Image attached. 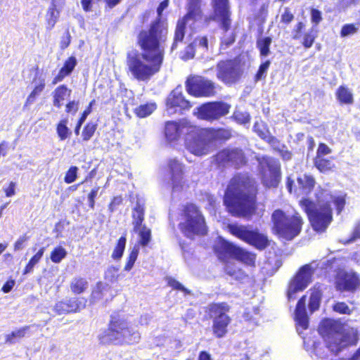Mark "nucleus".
<instances>
[{"mask_svg":"<svg viewBox=\"0 0 360 360\" xmlns=\"http://www.w3.org/2000/svg\"><path fill=\"white\" fill-rule=\"evenodd\" d=\"M167 32V23L160 20L153 23L148 31L140 32L139 44L143 52L131 51L126 60L128 72L133 78L147 82L160 71Z\"/></svg>","mask_w":360,"mask_h":360,"instance_id":"obj_1","label":"nucleus"},{"mask_svg":"<svg viewBox=\"0 0 360 360\" xmlns=\"http://www.w3.org/2000/svg\"><path fill=\"white\" fill-rule=\"evenodd\" d=\"M200 0H188V13L179 20L172 49H174L179 42H181L185 34L190 29L193 32L202 27L211 19L221 23L225 30H228L231 24L228 0H212L214 15L210 18H203L200 7Z\"/></svg>","mask_w":360,"mask_h":360,"instance_id":"obj_2","label":"nucleus"},{"mask_svg":"<svg viewBox=\"0 0 360 360\" xmlns=\"http://www.w3.org/2000/svg\"><path fill=\"white\" fill-rule=\"evenodd\" d=\"M315 195L316 204L303 198L300 200V205L307 214L314 229L316 231H324L333 219L331 203L335 206L338 213H340L345 205V195L332 194L321 187L316 189Z\"/></svg>","mask_w":360,"mask_h":360,"instance_id":"obj_3","label":"nucleus"},{"mask_svg":"<svg viewBox=\"0 0 360 360\" xmlns=\"http://www.w3.org/2000/svg\"><path fill=\"white\" fill-rule=\"evenodd\" d=\"M255 182L245 176L233 177L226 191L224 202L233 216L249 217L256 212Z\"/></svg>","mask_w":360,"mask_h":360,"instance_id":"obj_4","label":"nucleus"},{"mask_svg":"<svg viewBox=\"0 0 360 360\" xmlns=\"http://www.w3.org/2000/svg\"><path fill=\"white\" fill-rule=\"evenodd\" d=\"M319 332L325 338L327 344L326 347L314 346V355L319 360H328L329 355L326 350L338 354L344 347L357 342L356 329L343 326L332 319L323 320L319 327Z\"/></svg>","mask_w":360,"mask_h":360,"instance_id":"obj_5","label":"nucleus"},{"mask_svg":"<svg viewBox=\"0 0 360 360\" xmlns=\"http://www.w3.org/2000/svg\"><path fill=\"white\" fill-rule=\"evenodd\" d=\"M98 338L100 343L103 345L133 344L140 340L141 335L131 321L124 318L113 316L109 328L101 331Z\"/></svg>","mask_w":360,"mask_h":360,"instance_id":"obj_6","label":"nucleus"},{"mask_svg":"<svg viewBox=\"0 0 360 360\" xmlns=\"http://www.w3.org/2000/svg\"><path fill=\"white\" fill-rule=\"evenodd\" d=\"M272 231L279 238L291 240L299 235L303 221L300 215L294 211L275 210L271 214Z\"/></svg>","mask_w":360,"mask_h":360,"instance_id":"obj_7","label":"nucleus"},{"mask_svg":"<svg viewBox=\"0 0 360 360\" xmlns=\"http://www.w3.org/2000/svg\"><path fill=\"white\" fill-rule=\"evenodd\" d=\"M179 227L190 238L207 233L205 218L198 207L193 204L184 206Z\"/></svg>","mask_w":360,"mask_h":360,"instance_id":"obj_8","label":"nucleus"},{"mask_svg":"<svg viewBox=\"0 0 360 360\" xmlns=\"http://www.w3.org/2000/svg\"><path fill=\"white\" fill-rule=\"evenodd\" d=\"M214 249L221 260H225L227 257H231L250 266L255 264V255L246 252L243 249L221 238L216 242Z\"/></svg>","mask_w":360,"mask_h":360,"instance_id":"obj_9","label":"nucleus"},{"mask_svg":"<svg viewBox=\"0 0 360 360\" xmlns=\"http://www.w3.org/2000/svg\"><path fill=\"white\" fill-rule=\"evenodd\" d=\"M205 129H199L195 126L194 131H190L185 138L186 149L196 156L205 155L214 148V143L210 138L204 136Z\"/></svg>","mask_w":360,"mask_h":360,"instance_id":"obj_10","label":"nucleus"},{"mask_svg":"<svg viewBox=\"0 0 360 360\" xmlns=\"http://www.w3.org/2000/svg\"><path fill=\"white\" fill-rule=\"evenodd\" d=\"M227 229L232 235L255 246L259 250H263L269 245L267 236L259 233L256 229H252L250 226L229 224Z\"/></svg>","mask_w":360,"mask_h":360,"instance_id":"obj_11","label":"nucleus"},{"mask_svg":"<svg viewBox=\"0 0 360 360\" xmlns=\"http://www.w3.org/2000/svg\"><path fill=\"white\" fill-rule=\"evenodd\" d=\"M229 311V306L224 302L212 304L209 307L210 314L213 319L212 331L217 338H223L227 333V327L231 322L227 315Z\"/></svg>","mask_w":360,"mask_h":360,"instance_id":"obj_12","label":"nucleus"},{"mask_svg":"<svg viewBox=\"0 0 360 360\" xmlns=\"http://www.w3.org/2000/svg\"><path fill=\"white\" fill-rule=\"evenodd\" d=\"M262 181L267 187L276 186L280 179V163L269 157L258 158Z\"/></svg>","mask_w":360,"mask_h":360,"instance_id":"obj_13","label":"nucleus"},{"mask_svg":"<svg viewBox=\"0 0 360 360\" xmlns=\"http://www.w3.org/2000/svg\"><path fill=\"white\" fill-rule=\"evenodd\" d=\"M314 263L306 264L299 270L295 278L290 281L288 290V298L293 300L298 292L304 290L311 282L314 273Z\"/></svg>","mask_w":360,"mask_h":360,"instance_id":"obj_14","label":"nucleus"},{"mask_svg":"<svg viewBox=\"0 0 360 360\" xmlns=\"http://www.w3.org/2000/svg\"><path fill=\"white\" fill-rule=\"evenodd\" d=\"M217 70V78L226 84L235 83L242 74L240 63L236 60L220 61Z\"/></svg>","mask_w":360,"mask_h":360,"instance_id":"obj_15","label":"nucleus"},{"mask_svg":"<svg viewBox=\"0 0 360 360\" xmlns=\"http://www.w3.org/2000/svg\"><path fill=\"white\" fill-rule=\"evenodd\" d=\"M231 105L224 102L207 103L198 108L197 116L201 120L212 121L225 116L229 112Z\"/></svg>","mask_w":360,"mask_h":360,"instance_id":"obj_16","label":"nucleus"},{"mask_svg":"<svg viewBox=\"0 0 360 360\" xmlns=\"http://www.w3.org/2000/svg\"><path fill=\"white\" fill-rule=\"evenodd\" d=\"M187 91L194 96L209 97L214 94V83L201 76H193L186 81Z\"/></svg>","mask_w":360,"mask_h":360,"instance_id":"obj_17","label":"nucleus"},{"mask_svg":"<svg viewBox=\"0 0 360 360\" xmlns=\"http://www.w3.org/2000/svg\"><path fill=\"white\" fill-rule=\"evenodd\" d=\"M195 126L186 120L179 122H167L165 126V136L169 143H175L179 140L181 135L185 137L190 131H194Z\"/></svg>","mask_w":360,"mask_h":360,"instance_id":"obj_18","label":"nucleus"},{"mask_svg":"<svg viewBox=\"0 0 360 360\" xmlns=\"http://www.w3.org/2000/svg\"><path fill=\"white\" fill-rule=\"evenodd\" d=\"M166 106L167 113L173 115L181 112L182 110L189 109L191 105L188 101L183 97L181 86H177L167 97Z\"/></svg>","mask_w":360,"mask_h":360,"instance_id":"obj_19","label":"nucleus"},{"mask_svg":"<svg viewBox=\"0 0 360 360\" xmlns=\"http://www.w3.org/2000/svg\"><path fill=\"white\" fill-rule=\"evenodd\" d=\"M184 167V166L176 159L169 160L168 162L171 184L174 192L181 191L186 186Z\"/></svg>","mask_w":360,"mask_h":360,"instance_id":"obj_20","label":"nucleus"},{"mask_svg":"<svg viewBox=\"0 0 360 360\" xmlns=\"http://www.w3.org/2000/svg\"><path fill=\"white\" fill-rule=\"evenodd\" d=\"M360 285L359 276L354 272H340L336 278V287L340 290L352 291Z\"/></svg>","mask_w":360,"mask_h":360,"instance_id":"obj_21","label":"nucleus"},{"mask_svg":"<svg viewBox=\"0 0 360 360\" xmlns=\"http://www.w3.org/2000/svg\"><path fill=\"white\" fill-rule=\"evenodd\" d=\"M219 163H230L239 166L245 162V157L241 150L238 148L224 149L217 153L216 156Z\"/></svg>","mask_w":360,"mask_h":360,"instance_id":"obj_22","label":"nucleus"},{"mask_svg":"<svg viewBox=\"0 0 360 360\" xmlns=\"http://www.w3.org/2000/svg\"><path fill=\"white\" fill-rule=\"evenodd\" d=\"M306 296H303L297 302L295 311V320L297 323V330L301 333L302 330L308 327V317L307 315L306 308Z\"/></svg>","mask_w":360,"mask_h":360,"instance_id":"obj_23","label":"nucleus"},{"mask_svg":"<svg viewBox=\"0 0 360 360\" xmlns=\"http://www.w3.org/2000/svg\"><path fill=\"white\" fill-rule=\"evenodd\" d=\"M314 178L309 174H302L297 177L296 188L294 192L297 195H308L315 186Z\"/></svg>","mask_w":360,"mask_h":360,"instance_id":"obj_24","label":"nucleus"},{"mask_svg":"<svg viewBox=\"0 0 360 360\" xmlns=\"http://www.w3.org/2000/svg\"><path fill=\"white\" fill-rule=\"evenodd\" d=\"M112 290L107 283L99 282L92 291L91 301L97 302L99 301L107 302L112 299Z\"/></svg>","mask_w":360,"mask_h":360,"instance_id":"obj_25","label":"nucleus"},{"mask_svg":"<svg viewBox=\"0 0 360 360\" xmlns=\"http://www.w3.org/2000/svg\"><path fill=\"white\" fill-rule=\"evenodd\" d=\"M64 0H52L51 6L46 14L47 29L51 30L55 26L59 18L60 10L64 4Z\"/></svg>","mask_w":360,"mask_h":360,"instance_id":"obj_26","label":"nucleus"},{"mask_svg":"<svg viewBox=\"0 0 360 360\" xmlns=\"http://www.w3.org/2000/svg\"><path fill=\"white\" fill-rule=\"evenodd\" d=\"M253 129L258 136H259L262 139L269 143L274 148L279 149V143L278 140L270 135L266 125L263 122H256L254 124Z\"/></svg>","mask_w":360,"mask_h":360,"instance_id":"obj_27","label":"nucleus"},{"mask_svg":"<svg viewBox=\"0 0 360 360\" xmlns=\"http://www.w3.org/2000/svg\"><path fill=\"white\" fill-rule=\"evenodd\" d=\"M72 93V90L67 86L62 84L58 86L53 91V104L56 108H60L64 101L68 99Z\"/></svg>","mask_w":360,"mask_h":360,"instance_id":"obj_28","label":"nucleus"},{"mask_svg":"<svg viewBox=\"0 0 360 360\" xmlns=\"http://www.w3.org/2000/svg\"><path fill=\"white\" fill-rule=\"evenodd\" d=\"M76 309L77 304L72 299H68L65 301H59L56 302L53 307V310L58 315L75 313Z\"/></svg>","mask_w":360,"mask_h":360,"instance_id":"obj_29","label":"nucleus"},{"mask_svg":"<svg viewBox=\"0 0 360 360\" xmlns=\"http://www.w3.org/2000/svg\"><path fill=\"white\" fill-rule=\"evenodd\" d=\"M141 200H137L132 212L134 231H138L139 226L144 219V206Z\"/></svg>","mask_w":360,"mask_h":360,"instance_id":"obj_30","label":"nucleus"},{"mask_svg":"<svg viewBox=\"0 0 360 360\" xmlns=\"http://www.w3.org/2000/svg\"><path fill=\"white\" fill-rule=\"evenodd\" d=\"M203 134L210 138L213 143L215 139H228L231 137L230 131L224 129H205Z\"/></svg>","mask_w":360,"mask_h":360,"instance_id":"obj_31","label":"nucleus"},{"mask_svg":"<svg viewBox=\"0 0 360 360\" xmlns=\"http://www.w3.org/2000/svg\"><path fill=\"white\" fill-rule=\"evenodd\" d=\"M309 293V309L311 312H314L319 308L322 292L319 289V287H314V288L310 289Z\"/></svg>","mask_w":360,"mask_h":360,"instance_id":"obj_32","label":"nucleus"},{"mask_svg":"<svg viewBox=\"0 0 360 360\" xmlns=\"http://www.w3.org/2000/svg\"><path fill=\"white\" fill-rule=\"evenodd\" d=\"M89 286L88 281L83 278H74L70 285L71 291L74 294H81L84 292Z\"/></svg>","mask_w":360,"mask_h":360,"instance_id":"obj_33","label":"nucleus"},{"mask_svg":"<svg viewBox=\"0 0 360 360\" xmlns=\"http://www.w3.org/2000/svg\"><path fill=\"white\" fill-rule=\"evenodd\" d=\"M195 51L202 57L208 50V40L206 37H200L196 38L192 43Z\"/></svg>","mask_w":360,"mask_h":360,"instance_id":"obj_34","label":"nucleus"},{"mask_svg":"<svg viewBox=\"0 0 360 360\" xmlns=\"http://www.w3.org/2000/svg\"><path fill=\"white\" fill-rule=\"evenodd\" d=\"M272 39L269 37H261L257 39V46L262 56H267L270 53L269 46Z\"/></svg>","mask_w":360,"mask_h":360,"instance_id":"obj_35","label":"nucleus"},{"mask_svg":"<svg viewBox=\"0 0 360 360\" xmlns=\"http://www.w3.org/2000/svg\"><path fill=\"white\" fill-rule=\"evenodd\" d=\"M45 251V248H41L38 252L30 259L26 265L23 274H27L32 272L34 267L37 265L42 258Z\"/></svg>","mask_w":360,"mask_h":360,"instance_id":"obj_36","label":"nucleus"},{"mask_svg":"<svg viewBox=\"0 0 360 360\" xmlns=\"http://www.w3.org/2000/svg\"><path fill=\"white\" fill-rule=\"evenodd\" d=\"M157 106L155 103H148L141 105L135 109L136 115L139 117H146L155 111Z\"/></svg>","mask_w":360,"mask_h":360,"instance_id":"obj_37","label":"nucleus"},{"mask_svg":"<svg viewBox=\"0 0 360 360\" xmlns=\"http://www.w3.org/2000/svg\"><path fill=\"white\" fill-rule=\"evenodd\" d=\"M45 87L44 79H39L38 82L35 84L34 88L32 91L28 96L26 104H32L34 102L36 98L41 94Z\"/></svg>","mask_w":360,"mask_h":360,"instance_id":"obj_38","label":"nucleus"},{"mask_svg":"<svg viewBox=\"0 0 360 360\" xmlns=\"http://www.w3.org/2000/svg\"><path fill=\"white\" fill-rule=\"evenodd\" d=\"M68 120H61L57 125L56 131L60 141H64L71 135V131L68 127Z\"/></svg>","mask_w":360,"mask_h":360,"instance_id":"obj_39","label":"nucleus"},{"mask_svg":"<svg viewBox=\"0 0 360 360\" xmlns=\"http://www.w3.org/2000/svg\"><path fill=\"white\" fill-rule=\"evenodd\" d=\"M126 243L127 238L125 236H122L120 238L111 255L113 259L118 260L122 258L125 250Z\"/></svg>","mask_w":360,"mask_h":360,"instance_id":"obj_40","label":"nucleus"},{"mask_svg":"<svg viewBox=\"0 0 360 360\" xmlns=\"http://www.w3.org/2000/svg\"><path fill=\"white\" fill-rule=\"evenodd\" d=\"M336 95L338 99L342 103L350 104L353 102V97L351 91L344 86L339 87Z\"/></svg>","mask_w":360,"mask_h":360,"instance_id":"obj_41","label":"nucleus"},{"mask_svg":"<svg viewBox=\"0 0 360 360\" xmlns=\"http://www.w3.org/2000/svg\"><path fill=\"white\" fill-rule=\"evenodd\" d=\"M314 165L321 172L330 171L335 167V165L330 160L323 158H316Z\"/></svg>","mask_w":360,"mask_h":360,"instance_id":"obj_42","label":"nucleus"},{"mask_svg":"<svg viewBox=\"0 0 360 360\" xmlns=\"http://www.w3.org/2000/svg\"><path fill=\"white\" fill-rule=\"evenodd\" d=\"M29 329L28 326L23 327L22 328H20L17 330L13 331L11 333L8 334L6 335V342L13 344L15 343L18 340H20V338H23L27 330Z\"/></svg>","mask_w":360,"mask_h":360,"instance_id":"obj_43","label":"nucleus"},{"mask_svg":"<svg viewBox=\"0 0 360 360\" xmlns=\"http://www.w3.org/2000/svg\"><path fill=\"white\" fill-rule=\"evenodd\" d=\"M139 252V246L135 245L132 248V250L130 251V253L127 259V262L124 267V271H129L133 268L134 264L138 257Z\"/></svg>","mask_w":360,"mask_h":360,"instance_id":"obj_44","label":"nucleus"},{"mask_svg":"<svg viewBox=\"0 0 360 360\" xmlns=\"http://www.w3.org/2000/svg\"><path fill=\"white\" fill-rule=\"evenodd\" d=\"M97 129V124L90 122L87 123L82 131V138L84 141H88L94 136Z\"/></svg>","mask_w":360,"mask_h":360,"instance_id":"obj_45","label":"nucleus"},{"mask_svg":"<svg viewBox=\"0 0 360 360\" xmlns=\"http://www.w3.org/2000/svg\"><path fill=\"white\" fill-rule=\"evenodd\" d=\"M67 255V252L65 248L61 246L56 247L51 253V260L54 263H59Z\"/></svg>","mask_w":360,"mask_h":360,"instance_id":"obj_46","label":"nucleus"},{"mask_svg":"<svg viewBox=\"0 0 360 360\" xmlns=\"http://www.w3.org/2000/svg\"><path fill=\"white\" fill-rule=\"evenodd\" d=\"M140 236V243L143 246H146L150 240L151 232L149 229L145 226H140L138 231Z\"/></svg>","mask_w":360,"mask_h":360,"instance_id":"obj_47","label":"nucleus"},{"mask_svg":"<svg viewBox=\"0 0 360 360\" xmlns=\"http://www.w3.org/2000/svg\"><path fill=\"white\" fill-rule=\"evenodd\" d=\"M316 38V32L313 30H311L304 33L302 44L305 49H309L313 45Z\"/></svg>","mask_w":360,"mask_h":360,"instance_id":"obj_48","label":"nucleus"},{"mask_svg":"<svg viewBox=\"0 0 360 360\" xmlns=\"http://www.w3.org/2000/svg\"><path fill=\"white\" fill-rule=\"evenodd\" d=\"M225 271L229 275L236 278H241L243 275V272L235 266L234 262H227L225 265Z\"/></svg>","mask_w":360,"mask_h":360,"instance_id":"obj_49","label":"nucleus"},{"mask_svg":"<svg viewBox=\"0 0 360 360\" xmlns=\"http://www.w3.org/2000/svg\"><path fill=\"white\" fill-rule=\"evenodd\" d=\"M357 30L358 27L353 24L345 25L341 30L340 35L342 37H345L355 34Z\"/></svg>","mask_w":360,"mask_h":360,"instance_id":"obj_50","label":"nucleus"},{"mask_svg":"<svg viewBox=\"0 0 360 360\" xmlns=\"http://www.w3.org/2000/svg\"><path fill=\"white\" fill-rule=\"evenodd\" d=\"M78 168L75 166L71 167L67 172L64 181L67 184H71L74 182L77 179Z\"/></svg>","mask_w":360,"mask_h":360,"instance_id":"obj_51","label":"nucleus"},{"mask_svg":"<svg viewBox=\"0 0 360 360\" xmlns=\"http://www.w3.org/2000/svg\"><path fill=\"white\" fill-rule=\"evenodd\" d=\"M118 268L110 266L105 272V278L110 282H114L117 278Z\"/></svg>","mask_w":360,"mask_h":360,"instance_id":"obj_52","label":"nucleus"},{"mask_svg":"<svg viewBox=\"0 0 360 360\" xmlns=\"http://www.w3.org/2000/svg\"><path fill=\"white\" fill-rule=\"evenodd\" d=\"M233 117L240 124L248 123L250 120V115L248 112L239 110H236L234 112Z\"/></svg>","mask_w":360,"mask_h":360,"instance_id":"obj_53","label":"nucleus"},{"mask_svg":"<svg viewBox=\"0 0 360 360\" xmlns=\"http://www.w3.org/2000/svg\"><path fill=\"white\" fill-rule=\"evenodd\" d=\"M195 53H197L195 49L191 44L185 49L184 52L181 53V58L184 60H187L193 58Z\"/></svg>","mask_w":360,"mask_h":360,"instance_id":"obj_54","label":"nucleus"},{"mask_svg":"<svg viewBox=\"0 0 360 360\" xmlns=\"http://www.w3.org/2000/svg\"><path fill=\"white\" fill-rule=\"evenodd\" d=\"M167 283L173 289L183 291L185 293H188L189 292L188 290L186 288H185L179 281H176L174 278H169L167 279Z\"/></svg>","mask_w":360,"mask_h":360,"instance_id":"obj_55","label":"nucleus"},{"mask_svg":"<svg viewBox=\"0 0 360 360\" xmlns=\"http://www.w3.org/2000/svg\"><path fill=\"white\" fill-rule=\"evenodd\" d=\"M71 72L67 70L64 67H63L58 74L53 78V84H56L57 83L63 80V79L68 76Z\"/></svg>","mask_w":360,"mask_h":360,"instance_id":"obj_56","label":"nucleus"},{"mask_svg":"<svg viewBox=\"0 0 360 360\" xmlns=\"http://www.w3.org/2000/svg\"><path fill=\"white\" fill-rule=\"evenodd\" d=\"M331 153V149L325 143H320L316 152V158H322V156L328 155Z\"/></svg>","mask_w":360,"mask_h":360,"instance_id":"obj_57","label":"nucleus"},{"mask_svg":"<svg viewBox=\"0 0 360 360\" xmlns=\"http://www.w3.org/2000/svg\"><path fill=\"white\" fill-rule=\"evenodd\" d=\"M311 20L315 25H317L322 20L321 12L317 9L312 8L311 11Z\"/></svg>","mask_w":360,"mask_h":360,"instance_id":"obj_58","label":"nucleus"},{"mask_svg":"<svg viewBox=\"0 0 360 360\" xmlns=\"http://www.w3.org/2000/svg\"><path fill=\"white\" fill-rule=\"evenodd\" d=\"M334 311L340 314H349V307L344 302H338L333 306Z\"/></svg>","mask_w":360,"mask_h":360,"instance_id":"obj_59","label":"nucleus"},{"mask_svg":"<svg viewBox=\"0 0 360 360\" xmlns=\"http://www.w3.org/2000/svg\"><path fill=\"white\" fill-rule=\"evenodd\" d=\"M270 65V62L266 60L264 63H262L259 68V70L256 75V79L259 80L262 79L263 75L266 72Z\"/></svg>","mask_w":360,"mask_h":360,"instance_id":"obj_60","label":"nucleus"},{"mask_svg":"<svg viewBox=\"0 0 360 360\" xmlns=\"http://www.w3.org/2000/svg\"><path fill=\"white\" fill-rule=\"evenodd\" d=\"M79 102L76 101H70L66 104L65 111L68 113L75 114L78 110Z\"/></svg>","mask_w":360,"mask_h":360,"instance_id":"obj_61","label":"nucleus"},{"mask_svg":"<svg viewBox=\"0 0 360 360\" xmlns=\"http://www.w3.org/2000/svg\"><path fill=\"white\" fill-rule=\"evenodd\" d=\"M77 65V60L75 57L71 56L67 60H65L63 67L68 70L69 72H72L74 70L75 67Z\"/></svg>","mask_w":360,"mask_h":360,"instance_id":"obj_62","label":"nucleus"},{"mask_svg":"<svg viewBox=\"0 0 360 360\" xmlns=\"http://www.w3.org/2000/svg\"><path fill=\"white\" fill-rule=\"evenodd\" d=\"M27 237L26 236H22L18 238V239L14 243V250L18 251L24 248L25 244L27 240Z\"/></svg>","mask_w":360,"mask_h":360,"instance_id":"obj_63","label":"nucleus"},{"mask_svg":"<svg viewBox=\"0 0 360 360\" xmlns=\"http://www.w3.org/2000/svg\"><path fill=\"white\" fill-rule=\"evenodd\" d=\"M15 186L16 184L13 181H11L8 187L4 188V191L7 197H12L15 194Z\"/></svg>","mask_w":360,"mask_h":360,"instance_id":"obj_64","label":"nucleus"}]
</instances>
